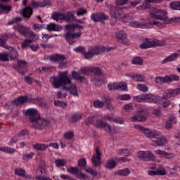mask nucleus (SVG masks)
Returning <instances> with one entry per match:
<instances>
[{
	"instance_id": "20e7f679",
	"label": "nucleus",
	"mask_w": 180,
	"mask_h": 180,
	"mask_svg": "<svg viewBox=\"0 0 180 180\" xmlns=\"http://www.w3.org/2000/svg\"><path fill=\"white\" fill-rule=\"evenodd\" d=\"M67 32L63 34V37L69 44H74V39L81 37L82 33H81V29H84V27L79 24H70L65 25Z\"/></svg>"
},
{
	"instance_id": "423d86ee",
	"label": "nucleus",
	"mask_w": 180,
	"mask_h": 180,
	"mask_svg": "<svg viewBox=\"0 0 180 180\" xmlns=\"http://www.w3.org/2000/svg\"><path fill=\"white\" fill-rule=\"evenodd\" d=\"M13 29H15V30H17V32L22 34V36H24V37H27L28 39H33V40H39V37H37L36 34L33 32V31L30 30L26 26H23L20 24H16L13 26Z\"/></svg>"
},
{
	"instance_id": "6e6552de",
	"label": "nucleus",
	"mask_w": 180,
	"mask_h": 180,
	"mask_svg": "<svg viewBox=\"0 0 180 180\" xmlns=\"http://www.w3.org/2000/svg\"><path fill=\"white\" fill-rule=\"evenodd\" d=\"M49 60L53 63H58L59 68H67V58L61 54H52L49 56Z\"/></svg>"
},
{
	"instance_id": "f8f14e48",
	"label": "nucleus",
	"mask_w": 180,
	"mask_h": 180,
	"mask_svg": "<svg viewBox=\"0 0 180 180\" xmlns=\"http://www.w3.org/2000/svg\"><path fill=\"white\" fill-rule=\"evenodd\" d=\"M110 13L112 18L117 20V19H123V8L111 6L110 7Z\"/></svg>"
},
{
	"instance_id": "864d4df0",
	"label": "nucleus",
	"mask_w": 180,
	"mask_h": 180,
	"mask_svg": "<svg viewBox=\"0 0 180 180\" xmlns=\"http://www.w3.org/2000/svg\"><path fill=\"white\" fill-rule=\"evenodd\" d=\"M84 169L86 172H88V174H90V175H93V176H96V175H98V172L94 170L89 167H86Z\"/></svg>"
},
{
	"instance_id": "473e14b6",
	"label": "nucleus",
	"mask_w": 180,
	"mask_h": 180,
	"mask_svg": "<svg viewBox=\"0 0 180 180\" xmlns=\"http://www.w3.org/2000/svg\"><path fill=\"white\" fill-rule=\"evenodd\" d=\"M134 108H136V104L134 103H129L128 104H125L123 109L126 112H130L131 110H134Z\"/></svg>"
},
{
	"instance_id": "bb28decb",
	"label": "nucleus",
	"mask_w": 180,
	"mask_h": 180,
	"mask_svg": "<svg viewBox=\"0 0 180 180\" xmlns=\"http://www.w3.org/2000/svg\"><path fill=\"white\" fill-rule=\"evenodd\" d=\"M173 124H176V120H175V117H170L166 122L165 128L166 130H171V129H172Z\"/></svg>"
},
{
	"instance_id": "2eb2a0df",
	"label": "nucleus",
	"mask_w": 180,
	"mask_h": 180,
	"mask_svg": "<svg viewBox=\"0 0 180 180\" xmlns=\"http://www.w3.org/2000/svg\"><path fill=\"white\" fill-rule=\"evenodd\" d=\"M179 94H180V86L175 90H167L164 92L163 96L160 97L161 102L162 101H165L169 98H174L177 95H179Z\"/></svg>"
},
{
	"instance_id": "69168bd1",
	"label": "nucleus",
	"mask_w": 180,
	"mask_h": 180,
	"mask_svg": "<svg viewBox=\"0 0 180 180\" xmlns=\"http://www.w3.org/2000/svg\"><path fill=\"white\" fill-rule=\"evenodd\" d=\"M157 175H165L167 174V171L164 167H158L156 171Z\"/></svg>"
},
{
	"instance_id": "680f3d73",
	"label": "nucleus",
	"mask_w": 180,
	"mask_h": 180,
	"mask_svg": "<svg viewBox=\"0 0 180 180\" xmlns=\"http://www.w3.org/2000/svg\"><path fill=\"white\" fill-rule=\"evenodd\" d=\"M152 1L150 0H145V1L143 3L142 6H141V9H148L151 5Z\"/></svg>"
},
{
	"instance_id": "3c124183",
	"label": "nucleus",
	"mask_w": 180,
	"mask_h": 180,
	"mask_svg": "<svg viewBox=\"0 0 180 180\" xmlns=\"http://www.w3.org/2000/svg\"><path fill=\"white\" fill-rule=\"evenodd\" d=\"M92 82H94L96 86H101L102 85V78L100 77H94L92 79Z\"/></svg>"
},
{
	"instance_id": "4468645a",
	"label": "nucleus",
	"mask_w": 180,
	"mask_h": 180,
	"mask_svg": "<svg viewBox=\"0 0 180 180\" xmlns=\"http://www.w3.org/2000/svg\"><path fill=\"white\" fill-rule=\"evenodd\" d=\"M134 128L136 129V130L142 131V133L145 134L146 137H150L151 139H153L155 135V133H157L156 130L151 131L150 129L139 124L134 125Z\"/></svg>"
},
{
	"instance_id": "7ed1b4c3",
	"label": "nucleus",
	"mask_w": 180,
	"mask_h": 180,
	"mask_svg": "<svg viewBox=\"0 0 180 180\" xmlns=\"http://www.w3.org/2000/svg\"><path fill=\"white\" fill-rule=\"evenodd\" d=\"M22 113H24L25 116L29 117L28 123L32 129L44 130L46 127L50 126V122L47 120L40 118V114L34 108H29L23 110Z\"/></svg>"
},
{
	"instance_id": "1a4fd4ad",
	"label": "nucleus",
	"mask_w": 180,
	"mask_h": 180,
	"mask_svg": "<svg viewBox=\"0 0 180 180\" xmlns=\"http://www.w3.org/2000/svg\"><path fill=\"white\" fill-rule=\"evenodd\" d=\"M103 53V46H93L86 52L85 55V59L89 60L94 58V56H99Z\"/></svg>"
},
{
	"instance_id": "7c9ffc66",
	"label": "nucleus",
	"mask_w": 180,
	"mask_h": 180,
	"mask_svg": "<svg viewBox=\"0 0 180 180\" xmlns=\"http://www.w3.org/2000/svg\"><path fill=\"white\" fill-rule=\"evenodd\" d=\"M33 14V9L31 7H26L22 11V16L29 19Z\"/></svg>"
},
{
	"instance_id": "dca6fc26",
	"label": "nucleus",
	"mask_w": 180,
	"mask_h": 180,
	"mask_svg": "<svg viewBox=\"0 0 180 180\" xmlns=\"http://www.w3.org/2000/svg\"><path fill=\"white\" fill-rule=\"evenodd\" d=\"M165 41H163L162 44L160 43V41H158L157 43L154 41H151L148 39H146L140 45L141 49H150V47H154V46H164Z\"/></svg>"
},
{
	"instance_id": "338daca9",
	"label": "nucleus",
	"mask_w": 180,
	"mask_h": 180,
	"mask_svg": "<svg viewBox=\"0 0 180 180\" xmlns=\"http://www.w3.org/2000/svg\"><path fill=\"white\" fill-rule=\"evenodd\" d=\"M91 19L94 22H99V13H95L91 15Z\"/></svg>"
},
{
	"instance_id": "0e129e2a",
	"label": "nucleus",
	"mask_w": 180,
	"mask_h": 180,
	"mask_svg": "<svg viewBox=\"0 0 180 180\" xmlns=\"http://www.w3.org/2000/svg\"><path fill=\"white\" fill-rule=\"evenodd\" d=\"M118 99H120V101H129L131 99V97L129 94H124L118 96Z\"/></svg>"
},
{
	"instance_id": "9d476101",
	"label": "nucleus",
	"mask_w": 180,
	"mask_h": 180,
	"mask_svg": "<svg viewBox=\"0 0 180 180\" xmlns=\"http://www.w3.org/2000/svg\"><path fill=\"white\" fill-rule=\"evenodd\" d=\"M12 67L13 70H15V71L20 72V74H22V75H25V74L27 71V62H26L25 60L17 59V65H13Z\"/></svg>"
},
{
	"instance_id": "412c9836",
	"label": "nucleus",
	"mask_w": 180,
	"mask_h": 180,
	"mask_svg": "<svg viewBox=\"0 0 180 180\" xmlns=\"http://www.w3.org/2000/svg\"><path fill=\"white\" fill-rule=\"evenodd\" d=\"M6 49L9 51L8 52V58H11V60H17L19 56L18 53V51L12 46H7Z\"/></svg>"
},
{
	"instance_id": "c85d7f7f",
	"label": "nucleus",
	"mask_w": 180,
	"mask_h": 180,
	"mask_svg": "<svg viewBox=\"0 0 180 180\" xmlns=\"http://www.w3.org/2000/svg\"><path fill=\"white\" fill-rule=\"evenodd\" d=\"M11 11H12V6H5L2 4H0V15H2V13H9Z\"/></svg>"
},
{
	"instance_id": "49530a36",
	"label": "nucleus",
	"mask_w": 180,
	"mask_h": 180,
	"mask_svg": "<svg viewBox=\"0 0 180 180\" xmlns=\"http://www.w3.org/2000/svg\"><path fill=\"white\" fill-rule=\"evenodd\" d=\"M146 101V94H143L139 96H134V102H143Z\"/></svg>"
},
{
	"instance_id": "de8ad7c7",
	"label": "nucleus",
	"mask_w": 180,
	"mask_h": 180,
	"mask_svg": "<svg viewBox=\"0 0 180 180\" xmlns=\"http://www.w3.org/2000/svg\"><path fill=\"white\" fill-rule=\"evenodd\" d=\"M167 84L172 82L173 81H179V76L176 75H171L170 76L167 75Z\"/></svg>"
},
{
	"instance_id": "5701e85b",
	"label": "nucleus",
	"mask_w": 180,
	"mask_h": 180,
	"mask_svg": "<svg viewBox=\"0 0 180 180\" xmlns=\"http://www.w3.org/2000/svg\"><path fill=\"white\" fill-rule=\"evenodd\" d=\"M46 29L47 30H49V32H60V30H63V27H61V25H58L53 22L48 24L46 26Z\"/></svg>"
},
{
	"instance_id": "4c0bfd02",
	"label": "nucleus",
	"mask_w": 180,
	"mask_h": 180,
	"mask_svg": "<svg viewBox=\"0 0 180 180\" xmlns=\"http://www.w3.org/2000/svg\"><path fill=\"white\" fill-rule=\"evenodd\" d=\"M122 22H124V23H127V22H131L130 20H133V18H134L133 16V14H127V15H124L123 13H122Z\"/></svg>"
},
{
	"instance_id": "6ab92c4d",
	"label": "nucleus",
	"mask_w": 180,
	"mask_h": 180,
	"mask_svg": "<svg viewBox=\"0 0 180 180\" xmlns=\"http://www.w3.org/2000/svg\"><path fill=\"white\" fill-rule=\"evenodd\" d=\"M29 101V97L27 96H20L18 98L12 101L11 103L14 106H22V105L26 103Z\"/></svg>"
},
{
	"instance_id": "c03bdc74",
	"label": "nucleus",
	"mask_w": 180,
	"mask_h": 180,
	"mask_svg": "<svg viewBox=\"0 0 180 180\" xmlns=\"http://www.w3.org/2000/svg\"><path fill=\"white\" fill-rule=\"evenodd\" d=\"M143 63H144V60H143V59L139 56H136L132 59V64H134L135 65H142Z\"/></svg>"
},
{
	"instance_id": "79ce46f5",
	"label": "nucleus",
	"mask_w": 180,
	"mask_h": 180,
	"mask_svg": "<svg viewBox=\"0 0 180 180\" xmlns=\"http://www.w3.org/2000/svg\"><path fill=\"white\" fill-rule=\"evenodd\" d=\"M74 51H75V53H79L80 54H82V56L85 58L86 52L85 51V48L84 46H77L74 49Z\"/></svg>"
},
{
	"instance_id": "72a5a7b5",
	"label": "nucleus",
	"mask_w": 180,
	"mask_h": 180,
	"mask_svg": "<svg viewBox=\"0 0 180 180\" xmlns=\"http://www.w3.org/2000/svg\"><path fill=\"white\" fill-rule=\"evenodd\" d=\"M37 39H33L30 38V39H25L23 42L21 44L22 49H27L33 41H36Z\"/></svg>"
},
{
	"instance_id": "5fc2aeb1",
	"label": "nucleus",
	"mask_w": 180,
	"mask_h": 180,
	"mask_svg": "<svg viewBox=\"0 0 180 180\" xmlns=\"http://www.w3.org/2000/svg\"><path fill=\"white\" fill-rule=\"evenodd\" d=\"M0 61H9V58H8V52L0 53Z\"/></svg>"
},
{
	"instance_id": "b1692460",
	"label": "nucleus",
	"mask_w": 180,
	"mask_h": 180,
	"mask_svg": "<svg viewBox=\"0 0 180 180\" xmlns=\"http://www.w3.org/2000/svg\"><path fill=\"white\" fill-rule=\"evenodd\" d=\"M179 57V54L176 53H172L162 61V64H167V63H169L171 61H175L178 60Z\"/></svg>"
},
{
	"instance_id": "a18cd8bd",
	"label": "nucleus",
	"mask_w": 180,
	"mask_h": 180,
	"mask_svg": "<svg viewBox=\"0 0 180 180\" xmlns=\"http://www.w3.org/2000/svg\"><path fill=\"white\" fill-rule=\"evenodd\" d=\"M68 172H70V174H73V175H78V173L79 172V168L75 167H70L69 168H68L67 169Z\"/></svg>"
},
{
	"instance_id": "ddd939ff",
	"label": "nucleus",
	"mask_w": 180,
	"mask_h": 180,
	"mask_svg": "<svg viewBox=\"0 0 180 180\" xmlns=\"http://www.w3.org/2000/svg\"><path fill=\"white\" fill-rule=\"evenodd\" d=\"M138 115L131 117V122H146L147 120L146 117L148 116L147 111L140 108L138 110Z\"/></svg>"
},
{
	"instance_id": "aec40b11",
	"label": "nucleus",
	"mask_w": 180,
	"mask_h": 180,
	"mask_svg": "<svg viewBox=\"0 0 180 180\" xmlns=\"http://www.w3.org/2000/svg\"><path fill=\"white\" fill-rule=\"evenodd\" d=\"M155 153L158 155H161L162 158H166V160H172V158H175V155L173 153H167L160 149L155 150Z\"/></svg>"
},
{
	"instance_id": "13d9d810",
	"label": "nucleus",
	"mask_w": 180,
	"mask_h": 180,
	"mask_svg": "<svg viewBox=\"0 0 180 180\" xmlns=\"http://www.w3.org/2000/svg\"><path fill=\"white\" fill-rule=\"evenodd\" d=\"M54 105L55 106H59L60 108H63V109H65V108H67L68 106L67 103L60 101H55Z\"/></svg>"
},
{
	"instance_id": "f03ea898",
	"label": "nucleus",
	"mask_w": 180,
	"mask_h": 180,
	"mask_svg": "<svg viewBox=\"0 0 180 180\" xmlns=\"http://www.w3.org/2000/svg\"><path fill=\"white\" fill-rule=\"evenodd\" d=\"M51 81H52L51 84L55 89H58V88L62 86L63 91H68L73 96H78V91L75 85L65 86L68 84H71V78L68 77V71L58 72V77L52 76Z\"/></svg>"
},
{
	"instance_id": "a878e982",
	"label": "nucleus",
	"mask_w": 180,
	"mask_h": 180,
	"mask_svg": "<svg viewBox=\"0 0 180 180\" xmlns=\"http://www.w3.org/2000/svg\"><path fill=\"white\" fill-rule=\"evenodd\" d=\"M102 101L103 102H104L107 109H108V110H113V105L112 104H110V98H109V96L107 95H103L102 97Z\"/></svg>"
},
{
	"instance_id": "0eeeda50",
	"label": "nucleus",
	"mask_w": 180,
	"mask_h": 180,
	"mask_svg": "<svg viewBox=\"0 0 180 180\" xmlns=\"http://www.w3.org/2000/svg\"><path fill=\"white\" fill-rule=\"evenodd\" d=\"M153 139H155L152 141L151 146L153 147H164V146H167L168 144V139L165 138L161 132L157 131Z\"/></svg>"
},
{
	"instance_id": "cd10ccee",
	"label": "nucleus",
	"mask_w": 180,
	"mask_h": 180,
	"mask_svg": "<svg viewBox=\"0 0 180 180\" xmlns=\"http://www.w3.org/2000/svg\"><path fill=\"white\" fill-rule=\"evenodd\" d=\"M91 71L92 74L94 75V78L100 77L103 75L102 70L99 67H92Z\"/></svg>"
},
{
	"instance_id": "e2e57ef3",
	"label": "nucleus",
	"mask_w": 180,
	"mask_h": 180,
	"mask_svg": "<svg viewBox=\"0 0 180 180\" xmlns=\"http://www.w3.org/2000/svg\"><path fill=\"white\" fill-rule=\"evenodd\" d=\"M64 139H66V140H71L72 137H74V132L72 131H68L65 132L63 134Z\"/></svg>"
},
{
	"instance_id": "e433bc0d",
	"label": "nucleus",
	"mask_w": 180,
	"mask_h": 180,
	"mask_svg": "<svg viewBox=\"0 0 180 180\" xmlns=\"http://www.w3.org/2000/svg\"><path fill=\"white\" fill-rule=\"evenodd\" d=\"M119 155H123L124 157H130L131 155V153L130 152V149H120L118 150Z\"/></svg>"
},
{
	"instance_id": "4be33fe9",
	"label": "nucleus",
	"mask_w": 180,
	"mask_h": 180,
	"mask_svg": "<svg viewBox=\"0 0 180 180\" xmlns=\"http://www.w3.org/2000/svg\"><path fill=\"white\" fill-rule=\"evenodd\" d=\"M62 20H65V22H74L75 20V15L72 12L62 13Z\"/></svg>"
},
{
	"instance_id": "09e8293b",
	"label": "nucleus",
	"mask_w": 180,
	"mask_h": 180,
	"mask_svg": "<svg viewBox=\"0 0 180 180\" xmlns=\"http://www.w3.org/2000/svg\"><path fill=\"white\" fill-rule=\"evenodd\" d=\"M170 8L175 11H180V1H174L170 3Z\"/></svg>"
},
{
	"instance_id": "c9c22d12",
	"label": "nucleus",
	"mask_w": 180,
	"mask_h": 180,
	"mask_svg": "<svg viewBox=\"0 0 180 180\" xmlns=\"http://www.w3.org/2000/svg\"><path fill=\"white\" fill-rule=\"evenodd\" d=\"M81 119V115L78 113H74L69 119V123H77L78 120Z\"/></svg>"
},
{
	"instance_id": "9b49d317",
	"label": "nucleus",
	"mask_w": 180,
	"mask_h": 180,
	"mask_svg": "<svg viewBox=\"0 0 180 180\" xmlns=\"http://www.w3.org/2000/svg\"><path fill=\"white\" fill-rule=\"evenodd\" d=\"M137 157L143 161H154L157 158L151 150L139 151L137 153Z\"/></svg>"
},
{
	"instance_id": "a211bd4d",
	"label": "nucleus",
	"mask_w": 180,
	"mask_h": 180,
	"mask_svg": "<svg viewBox=\"0 0 180 180\" xmlns=\"http://www.w3.org/2000/svg\"><path fill=\"white\" fill-rule=\"evenodd\" d=\"M145 102H148L149 103H161V97L152 94H146Z\"/></svg>"
},
{
	"instance_id": "4d7b16f0",
	"label": "nucleus",
	"mask_w": 180,
	"mask_h": 180,
	"mask_svg": "<svg viewBox=\"0 0 180 180\" xmlns=\"http://www.w3.org/2000/svg\"><path fill=\"white\" fill-rule=\"evenodd\" d=\"M116 37L117 39H120V40H123L127 37V34H126L124 31H120L117 33Z\"/></svg>"
},
{
	"instance_id": "393cba45",
	"label": "nucleus",
	"mask_w": 180,
	"mask_h": 180,
	"mask_svg": "<svg viewBox=\"0 0 180 180\" xmlns=\"http://www.w3.org/2000/svg\"><path fill=\"white\" fill-rule=\"evenodd\" d=\"M8 39H9V34L6 33L0 34V47H3L4 49L8 47V46H6Z\"/></svg>"
},
{
	"instance_id": "58836bf2",
	"label": "nucleus",
	"mask_w": 180,
	"mask_h": 180,
	"mask_svg": "<svg viewBox=\"0 0 180 180\" xmlns=\"http://www.w3.org/2000/svg\"><path fill=\"white\" fill-rule=\"evenodd\" d=\"M117 91H127V84L125 82L117 83Z\"/></svg>"
},
{
	"instance_id": "bf43d9fd",
	"label": "nucleus",
	"mask_w": 180,
	"mask_h": 180,
	"mask_svg": "<svg viewBox=\"0 0 180 180\" xmlns=\"http://www.w3.org/2000/svg\"><path fill=\"white\" fill-rule=\"evenodd\" d=\"M15 175H18V176H25V174H26V171L23 169H15Z\"/></svg>"
},
{
	"instance_id": "a19ab883",
	"label": "nucleus",
	"mask_w": 180,
	"mask_h": 180,
	"mask_svg": "<svg viewBox=\"0 0 180 180\" xmlns=\"http://www.w3.org/2000/svg\"><path fill=\"white\" fill-rule=\"evenodd\" d=\"M130 169L125 168L121 170L118 171V175H120V176H127V175H130Z\"/></svg>"
},
{
	"instance_id": "f3484780",
	"label": "nucleus",
	"mask_w": 180,
	"mask_h": 180,
	"mask_svg": "<svg viewBox=\"0 0 180 180\" xmlns=\"http://www.w3.org/2000/svg\"><path fill=\"white\" fill-rule=\"evenodd\" d=\"M96 155H93L91 158V162L94 164V167H97L98 169H101V157L102 154L101 153V151L99 150V148H96Z\"/></svg>"
},
{
	"instance_id": "2f4dec72",
	"label": "nucleus",
	"mask_w": 180,
	"mask_h": 180,
	"mask_svg": "<svg viewBox=\"0 0 180 180\" xmlns=\"http://www.w3.org/2000/svg\"><path fill=\"white\" fill-rule=\"evenodd\" d=\"M155 82L156 84H168V77L167 76H165V77H156L155 78Z\"/></svg>"
},
{
	"instance_id": "37998d69",
	"label": "nucleus",
	"mask_w": 180,
	"mask_h": 180,
	"mask_svg": "<svg viewBox=\"0 0 180 180\" xmlns=\"http://www.w3.org/2000/svg\"><path fill=\"white\" fill-rule=\"evenodd\" d=\"M109 19V16L104 13H98V22H101V23H104L105 20H108Z\"/></svg>"
},
{
	"instance_id": "774afa93",
	"label": "nucleus",
	"mask_w": 180,
	"mask_h": 180,
	"mask_svg": "<svg viewBox=\"0 0 180 180\" xmlns=\"http://www.w3.org/2000/svg\"><path fill=\"white\" fill-rule=\"evenodd\" d=\"M82 72L83 74H85L86 75H89L91 72H92V67L91 68H82Z\"/></svg>"
},
{
	"instance_id": "f704fd0d",
	"label": "nucleus",
	"mask_w": 180,
	"mask_h": 180,
	"mask_svg": "<svg viewBox=\"0 0 180 180\" xmlns=\"http://www.w3.org/2000/svg\"><path fill=\"white\" fill-rule=\"evenodd\" d=\"M105 168L108 169H112L116 167V161L114 159H109L105 165Z\"/></svg>"
},
{
	"instance_id": "8fccbe9b",
	"label": "nucleus",
	"mask_w": 180,
	"mask_h": 180,
	"mask_svg": "<svg viewBox=\"0 0 180 180\" xmlns=\"http://www.w3.org/2000/svg\"><path fill=\"white\" fill-rule=\"evenodd\" d=\"M137 89L141 92H148V86L144 84H138Z\"/></svg>"
},
{
	"instance_id": "c756f323",
	"label": "nucleus",
	"mask_w": 180,
	"mask_h": 180,
	"mask_svg": "<svg viewBox=\"0 0 180 180\" xmlns=\"http://www.w3.org/2000/svg\"><path fill=\"white\" fill-rule=\"evenodd\" d=\"M33 147L37 151H46L49 148V145L44 143H37L33 145Z\"/></svg>"
},
{
	"instance_id": "39448f33",
	"label": "nucleus",
	"mask_w": 180,
	"mask_h": 180,
	"mask_svg": "<svg viewBox=\"0 0 180 180\" xmlns=\"http://www.w3.org/2000/svg\"><path fill=\"white\" fill-rule=\"evenodd\" d=\"M85 124L86 126H91V124H94L96 129H100L101 130H104L107 133L112 134V127L108 124V122L101 120V116L94 115L93 117H89L85 120Z\"/></svg>"
},
{
	"instance_id": "ea45409f",
	"label": "nucleus",
	"mask_w": 180,
	"mask_h": 180,
	"mask_svg": "<svg viewBox=\"0 0 180 180\" xmlns=\"http://www.w3.org/2000/svg\"><path fill=\"white\" fill-rule=\"evenodd\" d=\"M131 78H132V79L134 81L143 82L144 81V78H146V77H144L143 75L134 74L131 76Z\"/></svg>"
},
{
	"instance_id": "6e6d98bb",
	"label": "nucleus",
	"mask_w": 180,
	"mask_h": 180,
	"mask_svg": "<svg viewBox=\"0 0 180 180\" xmlns=\"http://www.w3.org/2000/svg\"><path fill=\"white\" fill-rule=\"evenodd\" d=\"M52 19H53V20H57V22H58V20H60V19L61 20H63V13H53Z\"/></svg>"
},
{
	"instance_id": "052dcab7",
	"label": "nucleus",
	"mask_w": 180,
	"mask_h": 180,
	"mask_svg": "<svg viewBox=\"0 0 180 180\" xmlns=\"http://www.w3.org/2000/svg\"><path fill=\"white\" fill-rule=\"evenodd\" d=\"M56 167H64L65 165V161L63 159H57L55 160Z\"/></svg>"
},
{
	"instance_id": "f257e3e1",
	"label": "nucleus",
	"mask_w": 180,
	"mask_h": 180,
	"mask_svg": "<svg viewBox=\"0 0 180 180\" xmlns=\"http://www.w3.org/2000/svg\"><path fill=\"white\" fill-rule=\"evenodd\" d=\"M149 13L150 22L148 23L131 20L129 22V26L139 29H148L151 25H155L158 27H160V29H164L166 25H171V23H174V22H180L179 17L168 18V16H167L168 13L165 10L152 7L150 9Z\"/></svg>"
},
{
	"instance_id": "603ef678",
	"label": "nucleus",
	"mask_w": 180,
	"mask_h": 180,
	"mask_svg": "<svg viewBox=\"0 0 180 180\" xmlns=\"http://www.w3.org/2000/svg\"><path fill=\"white\" fill-rule=\"evenodd\" d=\"M34 156V153L31 152L30 153H25L22 155V160H25L26 161L29 160H32L33 157Z\"/></svg>"
}]
</instances>
